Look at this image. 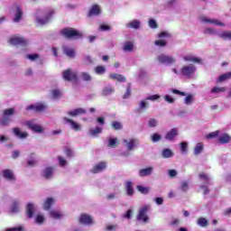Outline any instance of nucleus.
<instances>
[{"instance_id":"1","label":"nucleus","mask_w":231,"mask_h":231,"mask_svg":"<svg viewBox=\"0 0 231 231\" xmlns=\"http://www.w3.org/2000/svg\"><path fill=\"white\" fill-rule=\"evenodd\" d=\"M60 35L62 37H65V39H82L84 37V34L80 32L79 30H76L75 28L67 27L60 31Z\"/></svg>"},{"instance_id":"2","label":"nucleus","mask_w":231,"mask_h":231,"mask_svg":"<svg viewBox=\"0 0 231 231\" xmlns=\"http://www.w3.org/2000/svg\"><path fill=\"white\" fill-rule=\"evenodd\" d=\"M4 116L0 119V125H9V124L12 122L11 116H14L15 115V108L11 107L5 109L3 111Z\"/></svg>"},{"instance_id":"3","label":"nucleus","mask_w":231,"mask_h":231,"mask_svg":"<svg viewBox=\"0 0 231 231\" xmlns=\"http://www.w3.org/2000/svg\"><path fill=\"white\" fill-rule=\"evenodd\" d=\"M196 73V67L194 64L184 65L180 69V75L186 79H192V75Z\"/></svg>"},{"instance_id":"4","label":"nucleus","mask_w":231,"mask_h":231,"mask_svg":"<svg viewBox=\"0 0 231 231\" xmlns=\"http://www.w3.org/2000/svg\"><path fill=\"white\" fill-rule=\"evenodd\" d=\"M62 79L63 80H66V82H77V80H79V76L73 69H67L62 72Z\"/></svg>"},{"instance_id":"5","label":"nucleus","mask_w":231,"mask_h":231,"mask_svg":"<svg viewBox=\"0 0 231 231\" xmlns=\"http://www.w3.org/2000/svg\"><path fill=\"white\" fill-rule=\"evenodd\" d=\"M147 212H149V206H143V208H141L137 215V220L143 221V223H147V221H149Z\"/></svg>"},{"instance_id":"6","label":"nucleus","mask_w":231,"mask_h":231,"mask_svg":"<svg viewBox=\"0 0 231 231\" xmlns=\"http://www.w3.org/2000/svg\"><path fill=\"white\" fill-rule=\"evenodd\" d=\"M9 44H12L13 46H26L28 41L23 37L14 36L9 39Z\"/></svg>"},{"instance_id":"7","label":"nucleus","mask_w":231,"mask_h":231,"mask_svg":"<svg viewBox=\"0 0 231 231\" xmlns=\"http://www.w3.org/2000/svg\"><path fill=\"white\" fill-rule=\"evenodd\" d=\"M27 111H35V113H42L48 109V106L43 103H38L36 105H30L27 106Z\"/></svg>"},{"instance_id":"8","label":"nucleus","mask_w":231,"mask_h":231,"mask_svg":"<svg viewBox=\"0 0 231 231\" xmlns=\"http://www.w3.org/2000/svg\"><path fill=\"white\" fill-rule=\"evenodd\" d=\"M106 169H107V162H100L91 169L90 172H92V174H98L102 172V171H106Z\"/></svg>"},{"instance_id":"9","label":"nucleus","mask_w":231,"mask_h":231,"mask_svg":"<svg viewBox=\"0 0 231 231\" xmlns=\"http://www.w3.org/2000/svg\"><path fill=\"white\" fill-rule=\"evenodd\" d=\"M157 60L158 62H160V64H174L175 62L174 58L167 56L165 54H161L160 56H158Z\"/></svg>"},{"instance_id":"10","label":"nucleus","mask_w":231,"mask_h":231,"mask_svg":"<svg viewBox=\"0 0 231 231\" xmlns=\"http://www.w3.org/2000/svg\"><path fill=\"white\" fill-rule=\"evenodd\" d=\"M54 14H55V11L50 10L44 19L36 18V22L38 23V24H41L42 26L44 24H48V23L50 22V19L53 17Z\"/></svg>"},{"instance_id":"11","label":"nucleus","mask_w":231,"mask_h":231,"mask_svg":"<svg viewBox=\"0 0 231 231\" xmlns=\"http://www.w3.org/2000/svg\"><path fill=\"white\" fill-rule=\"evenodd\" d=\"M25 214L28 219H32L35 214V205L33 203H28L25 208Z\"/></svg>"},{"instance_id":"12","label":"nucleus","mask_w":231,"mask_h":231,"mask_svg":"<svg viewBox=\"0 0 231 231\" xmlns=\"http://www.w3.org/2000/svg\"><path fill=\"white\" fill-rule=\"evenodd\" d=\"M79 223H81V225H93V217L88 214H81Z\"/></svg>"},{"instance_id":"13","label":"nucleus","mask_w":231,"mask_h":231,"mask_svg":"<svg viewBox=\"0 0 231 231\" xmlns=\"http://www.w3.org/2000/svg\"><path fill=\"white\" fill-rule=\"evenodd\" d=\"M53 172H55V168H53V167H47V168H45L42 171V176L45 180H50V178H51V176H53Z\"/></svg>"},{"instance_id":"14","label":"nucleus","mask_w":231,"mask_h":231,"mask_svg":"<svg viewBox=\"0 0 231 231\" xmlns=\"http://www.w3.org/2000/svg\"><path fill=\"white\" fill-rule=\"evenodd\" d=\"M63 120L65 122H67V124H70V127L74 131H80V129L82 128V126L79 123L73 121L72 119H69L68 117H64Z\"/></svg>"},{"instance_id":"15","label":"nucleus","mask_w":231,"mask_h":231,"mask_svg":"<svg viewBox=\"0 0 231 231\" xmlns=\"http://www.w3.org/2000/svg\"><path fill=\"white\" fill-rule=\"evenodd\" d=\"M178 135V128H172L171 131H169L165 135V140H169L170 142H172Z\"/></svg>"},{"instance_id":"16","label":"nucleus","mask_w":231,"mask_h":231,"mask_svg":"<svg viewBox=\"0 0 231 231\" xmlns=\"http://www.w3.org/2000/svg\"><path fill=\"white\" fill-rule=\"evenodd\" d=\"M109 79L117 80V82H127V79L122 74L112 73L109 75Z\"/></svg>"},{"instance_id":"17","label":"nucleus","mask_w":231,"mask_h":231,"mask_svg":"<svg viewBox=\"0 0 231 231\" xmlns=\"http://www.w3.org/2000/svg\"><path fill=\"white\" fill-rule=\"evenodd\" d=\"M3 176L9 181H15V175H14V171L12 170H5L3 171Z\"/></svg>"},{"instance_id":"18","label":"nucleus","mask_w":231,"mask_h":231,"mask_svg":"<svg viewBox=\"0 0 231 231\" xmlns=\"http://www.w3.org/2000/svg\"><path fill=\"white\" fill-rule=\"evenodd\" d=\"M13 133L15 136H17V138H21L22 140H24V138H28V133L21 132V129L18 127L14 128Z\"/></svg>"},{"instance_id":"19","label":"nucleus","mask_w":231,"mask_h":231,"mask_svg":"<svg viewBox=\"0 0 231 231\" xmlns=\"http://www.w3.org/2000/svg\"><path fill=\"white\" fill-rule=\"evenodd\" d=\"M202 23H208L209 24H216L217 26H225V23L219 22L217 19H208L207 17L201 18Z\"/></svg>"},{"instance_id":"20","label":"nucleus","mask_w":231,"mask_h":231,"mask_svg":"<svg viewBox=\"0 0 231 231\" xmlns=\"http://www.w3.org/2000/svg\"><path fill=\"white\" fill-rule=\"evenodd\" d=\"M27 127L34 131V133H42V126L35 125L32 122H27Z\"/></svg>"},{"instance_id":"21","label":"nucleus","mask_w":231,"mask_h":231,"mask_svg":"<svg viewBox=\"0 0 231 231\" xmlns=\"http://www.w3.org/2000/svg\"><path fill=\"white\" fill-rule=\"evenodd\" d=\"M125 143H126L127 151H133L138 145V141L136 139L125 140Z\"/></svg>"},{"instance_id":"22","label":"nucleus","mask_w":231,"mask_h":231,"mask_svg":"<svg viewBox=\"0 0 231 231\" xmlns=\"http://www.w3.org/2000/svg\"><path fill=\"white\" fill-rule=\"evenodd\" d=\"M183 60H185V62H194L195 64H201V62H202L200 58L193 57L190 55L184 56Z\"/></svg>"},{"instance_id":"23","label":"nucleus","mask_w":231,"mask_h":231,"mask_svg":"<svg viewBox=\"0 0 231 231\" xmlns=\"http://www.w3.org/2000/svg\"><path fill=\"white\" fill-rule=\"evenodd\" d=\"M100 12V6H98L97 5H94L89 10L88 16L93 17V15H99Z\"/></svg>"},{"instance_id":"24","label":"nucleus","mask_w":231,"mask_h":231,"mask_svg":"<svg viewBox=\"0 0 231 231\" xmlns=\"http://www.w3.org/2000/svg\"><path fill=\"white\" fill-rule=\"evenodd\" d=\"M125 190L127 196H134V188H133V182L128 180L125 182Z\"/></svg>"},{"instance_id":"25","label":"nucleus","mask_w":231,"mask_h":231,"mask_svg":"<svg viewBox=\"0 0 231 231\" xmlns=\"http://www.w3.org/2000/svg\"><path fill=\"white\" fill-rule=\"evenodd\" d=\"M231 137L228 134H223L218 138V143H220L222 145H225L226 143H230Z\"/></svg>"},{"instance_id":"26","label":"nucleus","mask_w":231,"mask_h":231,"mask_svg":"<svg viewBox=\"0 0 231 231\" xmlns=\"http://www.w3.org/2000/svg\"><path fill=\"white\" fill-rule=\"evenodd\" d=\"M69 116H79V115H86V109L76 108L72 111L68 112Z\"/></svg>"},{"instance_id":"27","label":"nucleus","mask_w":231,"mask_h":231,"mask_svg":"<svg viewBox=\"0 0 231 231\" xmlns=\"http://www.w3.org/2000/svg\"><path fill=\"white\" fill-rule=\"evenodd\" d=\"M152 174V167H148L139 171V176L141 178H145V176H151Z\"/></svg>"},{"instance_id":"28","label":"nucleus","mask_w":231,"mask_h":231,"mask_svg":"<svg viewBox=\"0 0 231 231\" xmlns=\"http://www.w3.org/2000/svg\"><path fill=\"white\" fill-rule=\"evenodd\" d=\"M115 93V88L111 86L105 87L101 92L102 97H109Z\"/></svg>"},{"instance_id":"29","label":"nucleus","mask_w":231,"mask_h":231,"mask_svg":"<svg viewBox=\"0 0 231 231\" xmlns=\"http://www.w3.org/2000/svg\"><path fill=\"white\" fill-rule=\"evenodd\" d=\"M23 19V9H21V6L16 7V14L14 17V23H19Z\"/></svg>"},{"instance_id":"30","label":"nucleus","mask_w":231,"mask_h":231,"mask_svg":"<svg viewBox=\"0 0 231 231\" xmlns=\"http://www.w3.org/2000/svg\"><path fill=\"white\" fill-rule=\"evenodd\" d=\"M203 149H205V146L202 144V143H197L193 151L195 156L201 154V152H203Z\"/></svg>"},{"instance_id":"31","label":"nucleus","mask_w":231,"mask_h":231,"mask_svg":"<svg viewBox=\"0 0 231 231\" xmlns=\"http://www.w3.org/2000/svg\"><path fill=\"white\" fill-rule=\"evenodd\" d=\"M63 53H65V55L69 59H73L75 57V49L65 47L63 49Z\"/></svg>"},{"instance_id":"32","label":"nucleus","mask_w":231,"mask_h":231,"mask_svg":"<svg viewBox=\"0 0 231 231\" xmlns=\"http://www.w3.org/2000/svg\"><path fill=\"white\" fill-rule=\"evenodd\" d=\"M53 203H55V199H53L52 198H48L46 199V201L43 203L44 210H50V208H51V205H53Z\"/></svg>"},{"instance_id":"33","label":"nucleus","mask_w":231,"mask_h":231,"mask_svg":"<svg viewBox=\"0 0 231 231\" xmlns=\"http://www.w3.org/2000/svg\"><path fill=\"white\" fill-rule=\"evenodd\" d=\"M127 28H134V30H138L140 28V21L134 20L126 24Z\"/></svg>"},{"instance_id":"34","label":"nucleus","mask_w":231,"mask_h":231,"mask_svg":"<svg viewBox=\"0 0 231 231\" xmlns=\"http://www.w3.org/2000/svg\"><path fill=\"white\" fill-rule=\"evenodd\" d=\"M106 69L105 66L102 65H98L95 68V73L97 75H104V73H106Z\"/></svg>"},{"instance_id":"35","label":"nucleus","mask_w":231,"mask_h":231,"mask_svg":"<svg viewBox=\"0 0 231 231\" xmlns=\"http://www.w3.org/2000/svg\"><path fill=\"white\" fill-rule=\"evenodd\" d=\"M162 154V158H172V156H174V153L171 149H164Z\"/></svg>"},{"instance_id":"36","label":"nucleus","mask_w":231,"mask_h":231,"mask_svg":"<svg viewBox=\"0 0 231 231\" xmlns=\"http://www.w3.org/2000/svg\"><path fill=\"white\" fill-rule=\"evenodd\" d=\"M231 79V71L220 75L219 78H218V81H219V82H225V80H228V79Z\"/></svg>"},{"instance_id":"37","label":"nucleus","mask_w":231,"mask_h":231,"mask_svg":"<svg viewBox=\"0 0 231 231\" xmlns=\"http://www.w3.org/2000/svg\"><path fill=\"white\" fill-rule=\"evenodd\" d=\"M112 127H113V129H115V131H120V130L124 129V125H122V123H120L118 121L112 122Z\"/></svg>"},{"instance_id":"38","label":"nucleus","mask_w":231,"mask_h":231,"mask_svg":"<svg viewBox=\"0 0 231 231\" xmlns=\"http://www.w3.org/2000/svg\"><path fill=\"white\" fill-rule=\"evenodd\" d=\"M50 216L51 217H52L53 219H60L62 217V214H60V212L57 211V210H51L50 212Z\"/></svg>"},{"instance_id":"39","label":"nucleus","mask_w":231,"mask_h":231,"mask_svg":"<svg viewBox=\"0 0 231 231\" xmlns=\"http://www.w3.org/2000/svg\"><path fill=\"white\" fill-rule=\"evenodd\" d=\"M80 77L85 82H91L92 80L91 75L88 72H81Z\"/></svg>"},{"instance_id":"40","label":"nucleus","mask_w":231,"mask_h":231,"mask_svg":"<svg viewBox=\"0 0 231 231\" xmlns=\"http://www.w3.org/2000/svg\"><path fill=\"white\" fill-rule=\"evenodd\" d=\"M136 189H137L139 192H141V194H144V195H146V194L149 192V190H150L149 188L143 187V186H142V185H137V186H136Z\"/></svg>"},{"instance_id":"41","label":"nucleus","mask_w":231,"mask_h":231,"mask_svg":"<svg viewBox=\"0 0 231 231\" xmlns=\"http://www.w3.org/2000/svg\"><path fill=\"white\" fill-rule=\"evenodd\" d=\"M198 225H199V226H208V220H207V218L205 217H199L198 219Z\"/></svg>"},{"instance_id":"42","label":"nucleus","mask_w":231,"mask_h":231,"mask_svg":"<svg viewBox=\"0 0 231 231\" xmlns=\"http://www.w3.org/2000/svg\"><path fill=\"white\" fill-rule=\"evenodd\" d=\"M226 88L225 87H215L211 89V93H225Z\"/></svg>"},{"instance_id":"43","label":"nucleus","mask_w":231,"mask_h":231,"mask_svg":"<svg viewBox=\"0 0 231 231\" xmlns=\"http://www.w3.org/2000/svg\"><path fill=\"white\" fill-rule=\"evenodd\" d=\"M133 48H134L133 42H126L123 50H124V51H133Z\"/></svg>"},{"instance_id":"44","label":"nucleus","mask_w":231,"mask_h":231,"mask_svg":"<svg viewBox=\"0 0 231 231\" xmlns=\"http://www.w3.org/2000/svg\"><path fill=\"white\" fill-rule=\"evenodd\" d=\"M199 180H202L203 181H205V183H208V181H210V179L208 178V175H207L204 172L199 173Z\"/></svg>"},{"instance_id":"45","label":"nucleus","mask_w":231,"mask_h":231,"mask_svg":"<svg viewBox=\"0 0 231 231\" xmlns=\"http://www.w3.org/2000/svg\"><path fill=\"white\" fill-rule=\"evenodd\" d=\"M58 161H59L60 167H66L68 162L66 161V159H64V157L58 156Z\"/></svg>"},{"instance_id":"46","label":"nucleus","mask_w":231,"mask_h":231,"mask_svg":"<svg viewBox=\"0 0 231 231\" xmlns=\"http://www.w3.org/2000/svg\"><path fill=\"white\" fill-rule=\"evenodd\" d=\"M102 133V128L97 126L95 129L90 130V134L92 136H97V134H100Z\"/></svg>"},{"instance_id":"47","label":"nucleus","mask_w":231,"mask_h":231,"mask_svg":"<svg viewBox=\"0 0 231 231\" xmlns=\"http://www.w3.org/2000/svg\"><path fill=\"white\" fill-rule=\"evenodd\" d=\"M11 212H14V213L19 212V202H17V200H14L13 202Z\"/></svg>"},{"instance_id":"48","label":"nucleus","mask_w":231,"mask_h":231,"mask_svg":"<svg viewBox=\"0 0 231 231\" xmlns=\"http://www.w3.org/2000/svg\"><path fill=\"white\" fill-rule=\"evenodd\" d=\"M217 136H219V131H215V132L209 133V134L206 136V138H207L208 140H210V139H212V138H217Z\"/></svg>"},{"instance_id":"49","label":"nucleus","mask_w":231,"mask_h":231,"mask_svg":"<svg viewBox=\"0 0 231 231\" xmlns=\"http://www.w3.org/2000/svg\"><path fill=\"white\" fill-rule=\"evenodd\" d=\"M221 39L226 41L227 39L231 40V32H224L220 34Z\"/></svg>"},{"instance_id":"50","label":"nucleus","mask_w":231,"mask_h":231,"mask_svg":"<svg viewBox=\"0 0 231 231\" xmlns=\"http://www.w3.org/2000/svg\"><path fill=\"white\" fill-rule=\"evenodd\" d=\"M192 102H194V97L189 94L185 97V104L189 106V104H192Z\"/></svg>"},{"instance_id":"51","label":"nucleus","mask_w":231,"mask_h":231,"mask_svg":"<svg viewBox=\"0 0 231 231\" xmlns=\"http://www.w3.org/2000/svg\"><path fill=\"white\" fill-rule=\"evenodd\" d=\"M129 97H131V84H129L126 88V92L125 93V95L123 96L124 99H127L129 98Z\"/></svg>"},{"instance_id":"52","label":"nucleus","mask_w":231,"mask_h":231,"mask_svg":"<svg viewBox=\"0 0 231 231\" xmlns=\"http://www.w3.org/2000/svg\"><path fill=\"white\" fill-rule=\"evenodd\" d=\"M65 154L67 158H73V150H71L69 147H65Z\"/></svg>"},{"instance_id":"53","label":"nucleus","mask_w":231,"mask_h":231,"mask_svg":"<svg viewBox=\"0 0 231 231\" xmlns=\"http://www.w3.org/2000/svg\"><path fill=\"white\" fill-rule=\"evenodd\" d=\"M160 140H162V135H160L159 134H153L152 135V141L153 142V143H156V142H160Z\"/></svg>"},{"instance_id":"54","label":"nucleus","mask_w":231,"mask_h":231,"mask_svg":"<svg viewBox=\"0 0 231 231\" xmlns=\"http://www.w3.org/2000/svg\"><path fill=\"white\" fill-rule=\"evenodd\" d=\"M35 223L42 225V223H44V217L42 215H38L35 218Z\"/></svg>"},{"instance_id":"55","label":"nucleus","mask_w":231,"mask_h":231,"mask_svg":"<svg viewBox=\"0 0 231 231\" xmlns=\"http://www.w3.org/2000/svg\"><path fill=\"white\" fill-rule=\"evenodd\" d=\"M149 127H156L158 125V121L156 119L152 118L148 121Z\"/></svg>"},{"instance_id":"56","label":"nucleus","mask_w":231,"mask_h":231,"mask_svg":"<svg viewBox=\"0 0 231 231\" xmlns=\"http://www.w3.org/2000/svg\"><path fill=\"white\" fill-rule=\"evenodd\" d=\"M155 46H160V47H163V46H167V42H165L164 40H157L154 42Z\"/></svg>"},{"instance_id":"57","label":"nucleus","mask_w":231,"mask_h":231,"mask_svg":"<svg viewBox=\"0 0 231 231\" xmlns=\"http://www.w3.org/2000/svg\"><path fill=\"white\" fill-rule=\"evenodd\" d=\"M149 26H150V28L156 30V28H158V23H156V21L154 19H151L149 21Z\"/></svg>"},{"instance_id":"58","label":"nucleus","mask_w":231,"mask_h":231,"mask_svg":"<svg viewBox=\"0 0 231 231\" xmlns=\"http://www.w3.org/2000/svg\"><path fill=\"white\" fill-rule=\"evenodd\" d=\"M132 217H133V209H128L126 213L123 216L125 219H131Z\"/></svg>"},{"instance_id":"59","label":"nucleus","mask_w":231,"mask_h":231,"mask_svg":"<svg viewBox=\"0 0 231 231\" xmlns=\"http://www.w3.org/2000/svg\"><path fill=\"white\" fill-rule=\"evenodd\" d=\"M51 95H52L53 98H59V97H60V90L53 89V90H51Z\"/></svg>"},{"instance_id":"60","label":"nucleus","mask_w":231,"mask_h":231,"mask_svg":"<svg viewBox=\"0 0 231 231\" xmlns=\"http://www.w3.org/2000/svg\"><path fill=\"white\" fill-rule=\"evenodd\" d=\"M180 189L183 192H187V190H189V183H187V181L182 182Z\"/></svg>"},{"instance_id":"61","label":"nucleus","mask_w":231,"mask_h":231,"mask_svg":"<svg viewBox=\"0 0 231 231\" xmlns=\"http://www.w3.org/2000/svg\"><path fill=\"white\" fill-rule=\"evenodd\" d=\"M83 62L84 64H93V59H91V56H86Z\"/></svg>"},{"instance_id":"62","label":"nucleus","mask_w":231,"mask_h":231,"mask_svg":"<svg viewBox=\"0 0 231 231\" xmlns=\"http://www.w3.org/2000/svg\"><path fill=\"white\" fill-rule=\"evenodd\" d=\"M188 144L185 142L180 143V151L181 152H187Z\"/></svg>"},{"instance_id":"63","label":"nucleus","mask_w":231,"mask_h":231,"mask_svg":"<svg viewBox=\"0 0 231 231\" xmlns=\"http://www.w3.org/2000/svg\"><path fill=\"white\" fill-rule=\"evenodd\" d=\"M108 146L109 147H116V139L112 138L108 142Z\"/></svg>"},{"instance_id":"64","label":"nucleus","mask_w":231,"mask_h":231,"mask_svg":"<svg viewBox=\"0 0 231 231\" xmlns=\"http://www.w3.org/2000/svg\"><path fill=\"white\" fill-rule=\"evenodd\" d=\"M5 231H23V226H17L13 228H6Z\"/></svg>"}]
</instances>
